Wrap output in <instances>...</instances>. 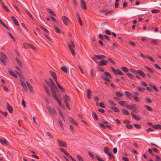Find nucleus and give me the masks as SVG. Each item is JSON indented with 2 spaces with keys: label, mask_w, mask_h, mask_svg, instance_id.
I'll return each mask as SVG.
<instances>
[{
  "label": "nucleus",
  "mask_w": 161,
  "mask_h": 161,
  "mask_svg": "<svg viewBox=\"0 0 161 161\" xmlns=\"http://www.w3.org/2000/svg\"><path fill=\"white\" fill-rule=\"evenodd\" d=\"M77 157L79 161H84L83 159L80 155H78Z\"/></svg>",
  "instance_id": "nucleus-61"
},
{
  "label": "nucleus",
  "mask_w": 161,
  "mask_h": 161,
  "mask_svg": "<svg viewBox=\"0 0 161 161\" xmlns=\"http://www.w3.org/2000/svg\"><path fill=\"white\" fill-rule=\"evenodd\" d=\"M7 109L8 110L10 113H12L13 112V108L8 103H7Z\"/></svg>",
  "instance_id": "nucleus-12"
},
{
  "label": "nucleus",
  "mask_w": 161,
  "mask_h": 161,
  "mask_svg": "<svg viewBox=\"0 0 161 161\" xmlns=\"http://www.w3.org/2000/svg\"><path fill=\"white\" fill-rule=\"evenodd\" d=\"M52 95L54 98L56 99V101L58 103L59 105L61 107H62V104L61 102V100H60L58 98L57 95L56 93L55 92L53 94H52Z\"/></svg>",
  "instance_id": "nucleus-8"
},
{
  "label": "nucleus",
  "mask_w": 161,
  "mask_h": 161,
  "mask_svg": "<svg viewBox=\"0 0 161 161\" xmlns=\"http://www.w3.org/2000/svg\"><path fill=\"white\" fill-rule=\"evenodd\" d=\"M153 128L155 129L161 130V125L159 124L154 125Z\"/></svg>",
  "instance_id": "nucleus-24"
},
{
  "label": "nucleus",
  "mask_w": 161,
  "mask_h": 161,
  "mask_svg": "<svg viewBox=\"0 0 161 161\" xmlns=\"http://www.w3.org/2000/svg\"><path fill=\"white\" fill-rule=\"evenodd\" d=\"M154 130L153 129L151 128H148L146 130V131L147 133H149V132H153Z\"/></svg>",
  "instance_id": "nucleus-57"
},
{
  "label": "nucleus",
  "mask_w": 161,
  "mask_h": 161,
  "mask_svg": "<svg viewBox=\"0 0 161 161\" xmlns=\"http://www.w3.org/2000/svg\"><path fill=\"white\" fill-rule=\"evenodd\" d=\"M15 59L18 65L21 67L22 66V63L21 61L17 58H15Z\"/></svg>",
  "instance_id": "nucleus-35"
},
{
  "label": "nucleus",
  "mask_w": 161,
  "mask_h": 161,
  "mask_svg": "<svg viewBox=\"0 0 161 161\" xmlns=\"http://www.w3.org/2000/svg\"><path fill=\"white\" fill-rule=\"evenodd\" d=\"M26 46H25V48H27L28 47H31V48L33 50H36V47L34 46L32 44H26Z\"/></svg>",
  "instance_id": "nucleus-20"
},
{
  "label": "nucleus",
  "mask_w": 161,
  "mask_h": 161,
  "mask_svg": "<svg viewBox=\"0 0 161 161\" xmlns=\"http://www.w3.org/2000/svg\"><path fill=\"white\" fill-rule=\"evenodd\" d=\"M118 103L121 106L124 107L126 105L125 104L126 103V101H119Z\"/></svg>",
  "instance_id": "nucleus-31"
},
{
  "label": "nucleus",
  "mask_w": 161,
  "mask_h": 161,
  "mask_svg": "<svg viewBox=\"0 0 161 161\" xmlns=\"http://www.w3.org/2000/svg\"><path fill=\"white\" fill-rule=\"evenodd\" d=\"M126 74L128 76L130 77L131 79H133L134 76L132 74H131L130 73H127Z\"/></svg>",
  "instance_id": "nucleus-52"
},
{
  "label": "nucleus",
  "mask_w": 161,
  "mask_h": 161,
  "mask_svg": "<svg viewBox=\"0 0 161 161\" xmlns=\"http://www.w3.org/2000/svg\"><path fill=\"white\" fill-rule=\"evenodd\" d=\"M47 10L48 12L53 16H56V14L53 12V11L51 9L47 8Z\"/></svg>",
  "instance_id": "nucleus-32"
},
{
  "label": "nucleus",
  "mask_w": 161,
  "mask_h": 161,
  "mask_svg": "<svg viewBox=\"0 0 161 161\" xmlns=\"http://www.w3.org/2000/svg\"><path fill=\"white\" fill-rule=\"evenodd\" d=\"M145 108L148 111L152 112L153 111V109L152 108L150 107V106L146 105L144 106Z\"/></svg>",
  "instance_id": "nucleus-37"
},
{
  "label": "nucleus",
  "mask_w": 161,
  "mask_h": 161,
  "mask_svg": "<svg viewBox=\"0 0 161 161\" xmlns=\"http://www.w3.org/2000/svg\"><path fill=\"white\" fill-rule=\"evenodd\" d=\"M2 5L3 7V9L5 10L7 12H9V10L8 9V8L6 6L4 3H2Z\"/></svg>",
  "instance_id": "nucleus-40"
},
{
  "label": "nucleus",
  "mask_w": 161,
  "mask_h": 161,
  "mask_svg": "<svg viewBox=\"0 0 161 161\" xmlns=\"http://www.w3.org/2000/svg\"><path fill=\"white\" fill-rule=\"evenodd\" d=\"M138 90L141 92H143L144 90H145V88L143 87H137Z\"/></svg>",
  "instance_id": "nucleus-55"
},
{
  "label": "nucleus",
  "mask_w": 161,
  "mask_h": 161,
  "mask_svg": "<svg viewBox=\"0 0 161 161\" xmlns=\"http://www.w3.org/2000/svg\"><path fill=\"white\" fill-rule=\"evenodd\" d=\"M61 69L62 71H64V72L67 73L68 72V70L65 67H61Z\"/></svg>",
  "instance_id": "nucleus-33"
},
{
  "label": "nucleus",
  "mask_w": 161,
  "mask_h": 161,
  "mask_svg": "<svg viewBox=\"0 0 161 161\" xmlns=\"http://www.w3.org/2000/svg\"><path fill=\"white\" fill-rule=\"evenodd\" d=\"M104 153H106L107 154H108V153H110L109 152V148L108 147H106V146H105L104 147Z\"/></svg>",
  "instance_id": "nucleus-28"
},
{
  "label": "nucleus",
  "mask_w": 161,
  "mask_h": 161,
  "mask_svg": "<svg viewBox=\"0 0 161 161\" xmlns=\"http://www.w3.org/2000/svg\"><path fill=\"white\" fill-rule=\"evenodd\" d=\"M1 55L2 58L3 59H6L7 57L4 53H1Z\"/></svg>",
  "instance_id": "nucleus-51"
},
{
  "label": "nucleus",
  "mask_w": 161,
  "mask_h": 161,
  "mask_svg": "<svg viewBox=\"0 0 161 161\" xmlns=\"http://www.w3.org/2000/svg\"><path fill=\"white\" fill-rule=\"evenodd\" d=\"M62 19L64 24L66 25H69L70 23V20L69 19L65 16H62Z\"/></svg>",
  "instance_id": "nucleus-5"
},
{
  "label": "nucleus",
  "mask_w": 161,
  "mask_h": 161,
  "mask_svg": "<svg viewBox=\"0 0 161 161\" xmlns=\"http://www.w3.org/2000/svg\"><path fill=\"white\" fill-rule=\"evenodd\" d=\"M130 70L132 73H134L135 75H136L137 73V70H136L132 68H130Z\"/></svg>",
  "instance_id": "nucleus-54"
},
{
  "label": "nucleus",
  "mask_w": 161,
  "mask_h": 161,
  "mask_svg": "<svg viewBox=\"0 0 161 161\" xmlns=\"http://www.w3.org/2000/svg\"><path fill=\"white\" fill-rule=\"evenodd\" d=\"M144 67L145 69H147L148 70L150 71L151 73H153L154 72V70L153 69H151L147 66H145V65L144 66Z\"/></svg>",
  "instance_id": "nucleus-30"
},
{
  "label": "nucleus",
  "mask_w": 161,
  "mask_h": 161,
  "mask_svg": "<svg viewBox=\"0 0 161 161\" xmlns=\"http://www.w3.org/2000/svg\"><path fill=\"white\" fill-rule=\"evenodd\" d=\"M71 44L70 43H68V46L72 54L73 55L75 56L76 54L73 47H75V46L73 41H71Z\"/></svg>",
  "instance_id": "nucleus-1"
},
{
  "label": "nucleus",
  "mask_w": 161,
  "mask_h": 161,
  "mask_svg": "<svg viewBox=\"0 0 161 161\" xmlns=\"http://www.w3.org/2000/svg\"><path fill=\"white\" fill-rule=\"evenodd\" d=\"M44 82L50 87V88L51 89V92L52 94H53L55 92H56V91L55 90H53V88L52 87V86L51 85L50 83L48 82L47 80H44Z\"/></svg>",
  "instance_id": "nucleus-11"
},
{
  "label": "nucleus",
  "mask_w": 161,
  "mask_h": 161,
  "mask_svg": "<svg viewBox=\"0 0 161 161\" xmlns=\"http://www.w3.org/2000/svg\"><path fill=\"white\" fill-rule=\"evenodd\" d=\"M80 5L81 8L85 10H86L87 9V7L86 2L84 0H80Z\"/></svg>",
  "instance_id": "nucleus-6"
},
{
  "label": "nucleus",
  "mask_w": 161,
  "mask_h": 161,
  "mask_svg": "<svg viewBox=\"0 0 161 161\" xmlns=\"http://www.w3.org/2000/svg\"><path fill=\"white\" fill-rule=\"evenodd\" d=\"M94 56L99 59H104L106 58V57L103 55H95Z\"/></svg>",
  "instance_id": "nucleus-16"
},
{
  "label": "nucleus",
  "mask_w": 161,
  "mask_h": 161,
  "mask_svg": "<svg viewBox=\"0 0 161 161\" xmlns=\"http://www.w3.org/2000/svg\"><path fill=\"white\" fill-rule=\"evenodd\" d=\"M89 154L92 159H95V156L92 153L90 152H89Z\"/></svg>",
  "instance_id": "nucleus-58"
},
{
  "label": "nucleus",
  "mask_w": 161,
  "mask_h": 161,
  "mask_svg": "<svg viewBox=\"0 0 161 161\" xmlns=\"http://www.w3.org/2000/svg\"><path fill=\"white\" fill-rule=\"evenodd\" d=\"M41 28L44 31L46 32L47 33H49V31L44 27L43 26H41Z\"/></svg>",
  "instance_id": "nucleus-59"
},
{
  "label": "nucleus",
  "mask_w": 161,
  "mask_h": 161,
  "mask_svg": "<svg viewBox=\"0 0 161 161\" xmlns=\"http://www.w3.org/2000/svg\"><path fill=\"white\" fill-rule=\"evenodd\" d=\"M151 43L154 45H157L158 44V43L157 42V41L154 39H152L151 41Z\"/></svg>",
  "instance_id": "nucleus-48"
},
{
  "label": "nucleus",
  "mask_w": 161,
  "mask_h": 161,
  "mask_svg": "<svg viewBox=\"0 0 161 161\" xmlns=\"http://www.w3.org/2000/svg\"><path fill=\"white\" fill-rule=\"evenodd\" d=\"M104 75L107 76L109 78H111L112 77L111 75L110 74L107 72H104Z\"/></svg>",
  "instance_id": "nucleus-46"
},
{
  "label": "nucleus",
  "mask_w": 161,
  "mask_h": 161,
  "mask_svg": "<svg viewBox=\"0 0 161 161\" xmlns=\"http://www.w3.org/2000/svg\"><path fill=\"white\" fill-rule=\"evenodd\" d=\"M102 78L105 81H107L108 82L110 83L111 82L110 80L109 79L104 76H102Z\"/></svg>",
  "instance_id": "nucleus-36"
},
{
  "label": "nucleus",
  "mask_w": 161,
  "mask_h": 161,
  "mask_svg": "<svg viewBox=\"0 0 161 161\" xmlns=\"http://www.w3.org/2000/svg\"><path fill=\"white\" fill-rule=\"evenodd\" d=\"M107 59L109 62L112 63L114 65H115L116 64L115 62L110 57L108 58H107Z\"/></svg>",
  "instance_id": "nucleus-38"
},
{
  "label": "nucleus",
  "mask_w": 161,
  "mask_h": 161,
  "mask_svg": "<svg viewBox=\"0 0 161 161\" xmlns=\"http://www.w3.org/2000/svg\"><path fill=\"white\" fill-rule=\"evenodd\" d=\"M149 86L152 87L154 90L156 92H158V90L157 88L154 86H152L151 85H149Z\"/></svg>",
  "instance_id": "nucleus-56"
},
{
  "label": "nucleus",
  "mask_w": 161,
  "mask_h": 161,
  "mask_svg": "<svg viewBox=\"0 0 161 161\" xmlns=\"http://www.w3.org/2000/svg\"><path fill=\"white\" fill-rule=\"evenodd\" d=\"M59 149L64 153V154H65L67 152L64 149L62 148H59Z\"/></svg>",
  "instance_id": "nucleus-53"
},
{
  "label": "nucleus",
  "mask_w": 161,
  "mask_h": 161,
  "mask_svg": "<svg viewBox=\"0 0 161 161\" xmlns=\"http://www.w3.org/2000/svg\"><path fill=\"white\" fill-rule=\"evenodd\" d=\"M137 74H139L143 78H145L146 77V75L145 73L142 70H137Z\"/></svg>",
  "instance_id": "nucleus-14"
},
{
  "label": "nucleus",
  "mask_w": 161,
  "mask_h": 161,
  "mask_svg": "<svg viewBox=\"0 0 161 161\" xmlns=\"http://www.w3.org/2000/svg\"><path fill=\"white\" fill-rule=\"evenodd\" d=\"M14 23L17 26H19V24L18 21L17 19H15V20L13 21Z\"/></svg>",
  "instance_id": "nucleus-62"
},
{
  "label": "nucleus",
  "mask_w": 161,
  "mask_h": 161,
  "mask_svg": "<svg viewBox=\"0 0 161 161\" xmlns=\"http://www.w3.org/2000/svg\"><path fill=\"white\" fill-rule=\"evenodd\" d=\"M151 12L153 14V13H158L160 12L159 9H153L151 10Z\"/></svg>",
  "instance_id": "nucleus-45"
},
{
  "label": "nucleus",
  "mask_w": 161,
  "mask_h": 161,
  "mask_svg": "<svg viewBox=\"0 0 161 161\" xmlns=\"http://www.w3.org/2000/svg\"><path fill=\"white\" fill-rule=\"evenodd\" d=\"M126 108L128 109H130L133 110L134 112H136V106L135 104H127L125 105Z\"/></svg>",
  "instance_id": "nucleus-4"
},
{
  "label": "nucleus",
  "mask_w": 161,
  "mask_h": 161,
  "mask_svg": "<svg viewBox=\"0 0 161 161\" xmlns=\"http://www.w3.org/2000/svg\"><path fill=\"white\" fill-rule=\"evenodd\" d=\"M54 29L58 33H61L60 29L57 27L56 26H54Z\"/></svg>",
  "instance_id": "nucleus-39"
},
{
  "label": "nucleus",
  "mask_w": 161,
  "mask_h": 161,
  "mask_svg": "<svg viewBox=\"0 0 161 161\" xmlns=\"http://www.w3.org/2000/svg\"><path fill=\"white\" fill-rule=\"evenodd\" d=\"M58 122L59 125H60L61 128L63 130H64V128L63 125L62 124V121H61V120H58Z\"/></svg>",
  "instance_id": "nucleus-60"
},
{
  "label": "nucleus",
  "mask_w": 161,
  "mask_h": 161,
  "mask_svg": "<svg viewBox=\"0 0 161 161\" xmlns=\"http://www.w3.org/2000/svg\"><path fill=\"white\" fill-rule=\"evenodd\" d=\"M16 73H17V74L20 77V79H21L24 80V77L23 75H22V74H21L20 73H19V72L17 71H16Z\"/></svg>",
  "instance_id": "nucleus-43"
},
{
  "label": "nucleus",
  "mask_w": 161,
  "mask_h": 161,
  "mask_svg": "<svg viewBox=\"0 0 161 161\" xmlns=\"http://www.w3.org/2000/svg\"><path fill=\"white\" fill-rule=\"evenodd\" d=\"M134 125L136 128L138 129H141V126L137 124H134Z\"/></svg>",
  "instance_id": "nucleus-50"
},
{
  "label": "nucleus",
  "mask_w": 161,
  "mask_h": 161,
  "mask_svg": "<svg viewBox=\"0 0 161 161\" xmlns=\"http://www.w3.org/2000/svg\"><path fill=\"white\" fill-rule=\"evenodd\" d=\"M46 107L48 112L50 114H55L56 115H57V114L55 108H53L51 107L48 105H47Z\"/></svg>",
  "instance_id": "nucleus-2"
},
{
  "label": "nucleus",
  "mask_w": 161,
  "mask_h": 161,
  "mask_svg": "<svg viewBox=\"0 0 161 161\" xmlns=\"http://www.w3.org/2000/svg\"><path fill=\"white\" fill-rule=\"evenodd\" d=\"M57 142L59 146L60 147H66V143L65 142L59 140H58Z\"/></svg>",
  "instance_id": "nucleus-9"
},
{
  "label": "nucleus",
  "mask_w": 161,
  "mask_h": 161,
  "mask_svg": "<svg viewBox=\"0 0 161 161\" xmlns=\"http://www.w3.org/2000/svg\"><path fill=\"white\" fill-rule=\"evenodd\" d=\"M87 97L90 99H91V97L92 95V92L91 90L90 89H88L87 90Z\"/></svg>",
  "instance_id": "nucleus-19"
},
{
  "label": "nucleus",
  "mask_w": 161,
  "mask_h": 161,
  "mask_svg": "<svg viewBox=\"0 0 161 161\" xmlns=\"http://www.w3.org/2000/svg\"><path fill=\"white\" fill-rule=\"evenodd\" d=\"M26 83L27 85L28 88L30 91L31 92H32L33 90V89L32 88V86L30 84L27 82H26Z\"/></svg>",
  "instance_id": "nucleus-29"
},
{
  "label": "nucleus",
  "mask_w": 161,
  "mask_h": 161,
  "mask_svg": "<svg viewBox=\"0 0 161 161\" xmlns=\"http://www.w3.org/2000/svg\"><path fill=\"white\" fill-rule=\"evenodd\" d=\"M8 72L13 77L15 78H17L18 77V76L16 74H15L11 69L9 70L8 71Z\"/></svg>",
  "instance_id": "nucleus-17"
},
{
  "label": "nucleus",
  "mask_w": 161,
  "mask_h": 161,
  "mask_svg": "<svg viewBox=\"0 0 161 161\" xmlns=\"http://www.w3.org/2000/svg\"><path fill=\"white\" fill-rule=\"evenodd\" d=\"M108 155L109 156V159L111 160L112 159L114 158V156L113 155L112 153H108Z\"/></svg>",
  "instance_id": "nucleus-42"
},
{
  "label": "nucleus",
  "mask_w": 161,
  "mask_h": 161,
  "mask_svg": "<svg viewBox=\"0 0 161 161\" xmlns=\"http://www.w3.org/2000/svg\"><path fill=\"white\" fill-rule=\"evenodd\" d=\"M63 99L64 102H68L70 100V98L67 95L65 94L63 97Z\"/></svg>",
  "instance_id": "nucleus-23"
},
{
  "label": "nucleus",
  "mask_w": 161,
  "mask_h": 161,
  "mask_svg": "<svg viewBox=\"0 0 161 161\" xmlns=\"http://www.w3.org/2000/svg\"><path fill=\"white\" fill-rule=\"evenodd\" d=\"M50 73L51 75L53 77L54 81H56V80H57V77L56 74L54 72L52 71H50Z\"/></svg>",
  "instance_id": "nucleus-15"
},
{
  "label": "nucleus",
  "mask_w": 161,
  "mask_h": 161,
  "mask_svg": "<svg viewBox=\"0 0 161 161\" xmlns=\"http://www.w3.org/2000/svg\"><path fill=\"white\" fill-rule=\"evenodd\" d=\"M113 12H114L113 10H111L105 13L104 15H106V16L108 14H113Z\"/></svg>",
  "instance_id": "nucleus-47"
},
{
  "label": "nucleus",
  "mask_w": 161,
  "mask_h": 161,
  "mask_svg": "<svg viewBox=\"0 0 161 161\" xmlns=\"http://www.w3.org/2000/svg\"><path fill=\"white\" fill-rule=\"evenodd\" d=\"M122 112L123 114L124 115H129L130 114V113L128 112V111L125 109H122Z\"/></svg>",
  "instance_id": "nucleus-25"
},
{
  "label": "nucleus",
  "mask_w": 161,
  "mask_h": 161,
  "mask_svg": "<svg viewBox=\"0 0 161 161\" xmlns=\"http://www.w3.org/2000/svg\"><path fill=\"white\" fill-rule=\"evenodd\" d=\"M19 80L20 81V84L23 87V89H22V91H25L26 92H27L28 89L24 80L21 79H19Z\"/></svg>",
  "instance_id": "nucleus-3"
},
{
  "label": "nucleus",
  "mask_w": 161,
  "mask_h": 161,
  "mask_svg": "<svg viewBox=\"0 0 161 161\" xmlns=\"http://www.w3.org/2000/svg\"><path fill=\"white\" fill-rule=\"evenodd\" d=\"M111 108L112 109V110H113L114 112H115L118 113L120 112L119 110L116 107L114 106L112 107Z\"/></svg>",
  "instance_id": "nucleus-26"
},
{
  "label": "nucleus",
  "mask_w": 161,
  "mask_h": 161,
  "mask_svg": "<svg viewBox=\"0 0 161 161\" xmlns=\"http://www.w3.org/2000/svg\"><path fill=\"white\" fill-rule=\"evenodd\" d=\"M115 95L119 97H122L124 95V94L122 93L119 92H116Z\"/></svg>",
  "instance_id": "nucleus-41"
},
{
  "label": "nucleus",
  "mask_w": 161,
  "mask_h": 161,
  "mask_svg": "<svg viewBox=\"0 0 161 161\" xmlns=\"http://www.w3.org/2000/svg\"><path fill=\"white\" fill-rule=\"evenodd\" d=\"M12 5L14 7V8L19 13L20 12V10H19V8L17 7L15 5H14L13 4H12Z\"/></svg>",
  "instance_id": "nucleus-63"
},
{
  "label": "nucleus",
  "mask_w": 161,
  "mask_h": 161,
  "mask_svg": "<svg viewBox=\"0 0 161 161\" xmlns=\"http://www.w3.org/2000/svg\"><path fill=\"white\" fill-rule=\"evenodd\" d=\"M108 61L106 60H102L100 61L98 63V65L99 66H103L106 65Z\"/></svg>",
  "instance_id": "nucleus-10"
},
{
  "label": "nucleus",
  "mask_w": 161,
  "mask_h": 161,
  "mask_svg": "<svg viewBox=\"0 0 161 161\" xmlns=\"http://www.w3.org/2000/svg\"><path fill=\"white\" fill-rule=\"evenodd\" d=\"M96 158L98 161H104V160L101 158H100L97 155L96 156Z\"/></svg>",
  "instance_id": "nucleus-64"
},
{
  "label": "nucleus",
  "mask_w": 161,
  "mask_h": 161,
  "mask_svg": "<svg viewBox=\"0 0 161 161\" xmlns=\"http://www.w3.org/2000/svg\"><path fill=\"white\" fill-rule=\"evenodd\" d=\"M131 114L132 117L134 119L136 120H140V118L137 116L136 114H133L132 112L131 113Z\"/></svg>",
  "instance_id": "nucleus-18"
},
{
  "label": "nucleus",
  "mask_w": 161,
  "mask_h": 161,
  "mask_svg": "<svg viewBox=\"0 0 161 161\" xmlns=\"http://www.w3.org/2000/svg\"><path fill=\"white\" fill-rule=\"evenodd\" d=\"M44 88L47 95H48L49 96H50L51 93L47 87L46 86H44Z\"/></svg>",
  "instance_id": "nucleus-22"
},
{
  "label": "nucleus",
  "mask_w": 161,
  "mask_h": 161,
  "mask_svg": "<svg viewBox=\"0 0 161 161\" xmlns=\"http://www.w3.org/2000/svg\"><path fill=\"white\" fill-rule=\"evenodd\" d=\"M125 127L128 129H132L133 128V126L131 125H125Z\"/></svg>",
  "instance_id": "nucleus-49"
},
{
  "label": "nucleus",
  "mask_w": 161,
  "mask_h": 161,
  "mask_svg": "<svg viewBox=\"0 0 161 161\" xmlns=\"http://www.w3.org/2000/svg\"><path fill=\"white\" fill-rule=\"evenodd\" d=\"M49 81L50 83L52 84V87L53 88V90H55V91H57V90H58V89L57 87L56 86V85H55L53 81V80L51 78H49Z\"/></svg>",
  "instance_id": "nucleus-7"
},
{
  "label": "nucleus",
  "mask_w": 161,
  "mask_h": 161,
  "mask_svg": "<svg viewBox=\"0 0 161 161\" xmlns=\"http://www.w3.org/2000/svg\"><path fill=\"white\" fill-rule=\"evenodd\" d=\"M125 93L127 97L130 99H131V97H132V94L130 92L127 91H125Z\"/></svg>",
  "instance_id": "nucleus-13"
},
{
  "label": "nucleus",
  "mask_w": 161,
  "mask_h": 161,
  "mask_svg": "<svg viewBox=\"0 0 161 161\" xmlns=\"http://www.w3.org/2000/svg\"><path fill=\"white\" fill-rule=\"evenodd\" d=\"M121 69L122 70V71L125 72H127L128 71V68L126 67H121Z\"/></svg>",
  "instance_id": "nucleus-44"
},
{
  "label": "nucleus",
  "mask_w": 161,
  "mask_h": 161,
  "mask_svg": "<svg viewBox=\"0 0 161 161\" xmlns=\"http://www.w3.org/2000/svg\"><path fill=\"white\" fill-rule=\"evenodd\" d=\"M92 117L94 118L97 120H98V118L96 114L94 112H92Z\"/></svg>",
  "instance_id": "nucleus-34"
},
{
  "label": "nucleus",
  "mask_w": 161,
  "mask_h": 161,
  "mask_svg": "<svg viewBox=\"0 0 161 161\" xmlns=\"http://www.w3.org/2000/svg\"><path fill=\"white\" fill-rule=\"evenodd\" d=\"M69 120L70 122H71V124H72L75 125L76 126H77V124L74 121V120L71 117H69Z\"/></svg>",
  "instance_id": "nucleus-27"
},
{
  "label": "nucleus",
  "mask_w": 161,
  "mask_h": 161,
  "mask_svg": "<svg viewBox=\"0 0 161 161\" xmlns=\"http://www.w3.org/2000/svg\"><path fill=\"white\" fill-rule=\"evenodd\" d=\"M0 142L1 143L4 145H7L8 144V142L6 140L4 139L3 140L0 139Z\"/></svg>",
  "instance_id": "nucleus-21"
}]
</instances>
